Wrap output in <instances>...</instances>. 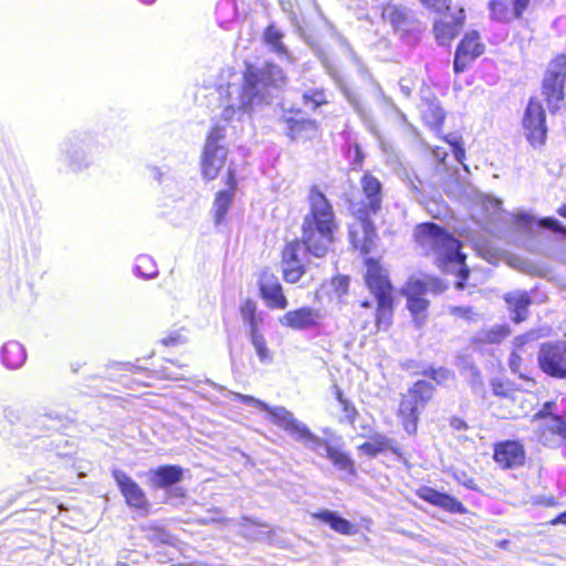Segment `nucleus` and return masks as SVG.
Segmentation results:
<instances>
[{"instance_id": "obj_33", "label": "nucleus", "mask_w": 566, "mask_h": 566, "mask_svg": "<svg viewBox=\"0 0 566 566\" xmlns=\"http://www.w3.org/2000/svg\"><path fill=\"white\" fill-rule=\"evenodd\" d=\"M1 359L7 368L18 369L24 364L27 353L20 343L10 340L2 346Z\"/></svg>"}, {"instance_id": "obj_15", "label": "nucleus", "mask_w": 566, "mask_h": 566, "mask_svg": "<svg viewBox=\"0 0 566 566\" xmlns=\"http://www.w3.org/2000/svg\"><path fill=\"white\" fill-rule=\"evenodd\" d=\"M485 52V44L482 41L481 34L476 30H470L463 34L459 41L454 57H453V71L455 74H460L467 70V67Z\"/></svg>"}, {"instance_id": "obj_39", "label": "nucleus", "mask_w": 566, "mask_h": 566, "mask_svg": "<svg viewBox=\"0 0 566 566\" xmlns=\"http://www.w3.org/2000/svg\"><path fill=\"white\" fill-rule=\"evenodd\" d=\"M493 396L500 400L514 402L520 391L518 386L506 378H493L490 381Z\"/></svg>"}, {"instance_id": "obj_42", "label": "nucleus", "mask_w": 566, "mask_h": 566, "mask_svg": "<svg viewBox=\"0 0 566 566\" xmlns=\"http://www.w3.org/2000/svg\"><path fill=\"white\" fill-rule=\"evenodd\" d=\"M135 272L142 277L153 279L158 274V269L150 256L140 255L137 258Z\"/></svg>"}, {"instance_id": "obj_40", "label": "nucleus", "mask_w": 566, "mask_h": 566, "mask_svg": "<svg viewBox=\"0 0 566 566\" xmlns=\"http://www.w3.org/2000/svg\"><path fill=\"white\" fill-rule=\"evenodd\" d=\"M302 102L312 111L329 104L327 92L324 87H312L302 94Z\"/></svg>"}, {"instance_id": "obj_53", "label": "nucleus", "mask_w": 566, "mask_h": 566, "mask_svg": "<svg viewBox=\"0 0 566 566\" xmlns=\"http://www.w3.org/2000/svg\"><path fill=\"white\" fill-rule=\"evenodd\" d=\"M547 525L564 524L566 525V511L559 513L557 516L546 523Z\"/></svg>"}, {"instance_id": "obj_22", "label": "nucleus", "mask_w": 566, "mask_h": 566, "mask_svg": "<svg viewBox=\"0 0 566 566\" xmlns=\"http://www.w3.org/2000/svg\"><path fill=\"white\" fill-rule=\"evenodd\" d=\"M416 495L426 503L439 507L450 514H467L465 505L453 495L438 491L431 486H420L416 490Z\"/></svg>"}, {"instance_id": "obj_38", "label": "nucleus", "mask_w": 566, "mask_h": 566, "mask_svg": "<svg viewBox=\"0 0 566 566\" xmlns=\"http://www.w3.org/2000/svg\"><path fill=\"white\" fill-rule=\"evenodd\" d=\"M239 314L242 321L249 327V334L260 331L262 318L258 313V304L254 300L248 297L243 300L239 306Z\"/></svg>"}, {"instance_id": "obj_27", "label": "nucleus", "mask_w": 566, "mask_h": 566, "mask_svg": "<svg viewBox=\"0 0 566 566\" xmlns=\"http://www.w3.org/2000/svg\"><path fill=\"white\" fill-rule=\"evenodd\" d=\"M504 302L511 313V319L515 324L524 322L528 316V307L533 300L528 292H510L504 294Z\"/></svg>"}, {"instance_id": "obj_30", "label": "nucleus", "mask_w": 566, "mask_h": 566, "mask_svg": "<svg viewBox=\"0 0 566 566\" xmlns=\"http://www.w3.org/2000/svg\"><path fill=\"white\" fill-rule=\"evenodd\" d=\"M312 517L327 524L334 532L340 535H354L357 533V526L355 524L333 511L321 510L313 513Z\"/></svg>"}, {"instance_id": "obj_52", "label": "nucleus", "mask_w": 566, "mask_h": 566, "mask_svg": "<svg viewBox=\"0 0 566 566\" xmlns=\"http://www.w3.org/2000/svg\"><path fill=\"white\" fill-rule=\"evenodd\" d=\"M450 426L457 431L469 429L467 421L463 420L461 417H452L450 419Z\"/></svg>"}, {"instance_id": "obj_24", "label": "nucleus", "mask_w": 566, "mask_h": 566, "mask_svg": "<svg viewBox=\"0 0 566 566\" xmlns=\"http://www.w3.org/2000/svg\"><path fill=\"white\" fill-rule=\"evenodd\" d=\"M143 367L146 370V377L154 380L177 379V370L182 368L179 361L165 358L153 352L146 359Z\"/></svg>"}, {"instance_id": "obj_49", "label": "nucleus", "mask_w": 566, "mask_h": 566, "mask_svg": "<svg viewBox=\"0 0 566 566\" xmlns=\"http://www.w3.org/2000/svg\"><path fill=\"white\" fill-rule=\"evenodd\" d=\"M234 398H235V400H238V401H240L242 403L256 407V408H259L261 410L268 409V405L266 403H264L263 401L254 398L253 396L243 395V394H234Z\"/></svg>"}, {"instance_id": "obj_57", "label": "nucleus", "mask_w": 566, "mask_h": 566, "mask_svg": "<svg viewBox=\"0 0 566 566\" xmlns=\"http://www.w3.org/2000/svg\"><path fill=\"white\" fill-rule=\"evenodd\" d=\"M174 539L175 538H174V536L171 534L165 533V539H164L165 543L172 544Z\"/></svg>"}, {"instance_id": "obj_11", "label": "nucleus", "mask_w": 566, "mask_h": 566, "mask_svg": "<svg viewBox=\"0 0 566 566\" xmlns=\"http://www.w3.org/2000/svg\"><path fill=\"white\" fill-rule=\"evenodd\" d=\"M557 403L554 400L545 401L542 407L533 413L532 422H538L536 434L538 440L546 447L556 443H566V416L557 413Z\"/></svg>"}, {"instance_id": "obj_45", "label": "nucleus", "mask_w": 566, "mask_h": 566, "mask_svg": "<svg viewBox=\"0 0 566 566\" xmlns=\"http://www.w3.org/2000/svg\"><path fill=\"white\" fill-rule=\"evenodd\" d=\"M460 256H462L463 259L460 260V258H457V259L453 260L452 263H458L460 265V268H459V270L457 272L458 280H457L455 284H454V287L457 290H459V291H462V290L465 289L467 281L470 277V269H469V266L465 263V259H467L465 254L460 251Z\"/></svg>"}, {"instance_id": "obj_6", "label": "nucleus", "mask_w": 566, "mask_h": 566, "mask_svg": "<svg viewBox=\"0 0 566 566\" xmlns=\"http://www.w3.org/2000/svg\"><path fill=\"white\" fill-rule=\"evenodd\" d=\"M436 394V386L426 379L413 381L400 394L396 416L409 437L418 434L421 415L433 401Z\"/></svg>"}, {"instance_id": "obj_12", "label": "nucleus", "mask_w": 566, "mask_h": 566, "mask_svg": "<svg viewBox=\"0 0 566 566\" xmlns=\"http://www.w3.org/2000/svg\"><path fill=\"white\" fill-rule=\"evenodd\" d=\"M294 438L314 451L323 447L325 449L326 458L336 469L344 471L349 475L356 474L355 461L350 455L345 452L342 447L333 446L328 440L316 436L305 423H302Z\"/></svg>"}, {"instance_id": "obj_51", "label": "nucleus", "mask_w": 566, "mask_h": 566, "mask_svg": "<svg viewBox=\"0 0 566 566\" xmlns=\"http://www.w3.org/2000/svg\"><path fill=\"white\" fill-rule=\"evenodd\" d=\"M426 8L438 11L443 4L450 0H419Z\"/></svg>"}, {"instance_id": "obj_28", "label": "nucleus", "mask_w": 566, "mask_h": 566, "mask_svg": "<svg viewBox=\"0 0 566 566\" xmlns=\"http://www.w3.org/2000/svg\"><path fill=\"white\" fill-rule=\"evenodd\" d=\"M511 335V328L507 324L493 325L482 328L472 339V345L478 349L486 346L500 345Z\"/></svg>"}, {"instance_id": "obj_32", "label": "nucleus", "mask_w": 566, "mask_h": 566, "mask_svg": "<svg viewBox=\"0 0 566 566\" xmlns=\"http://www.w3.org/2000/svg\"><path fill=\"white\" fill-rule=\"evenodd\" d=\"M531 343L528 335H518L514 338L513 349L510 354L507 364L513 374L523 377L526 365L523 355L526 353V346Z\"/></svg>"}, {"instance_id": "obj_29", "label": "nucleus", "mask_w": 566, "mask_h": 566, "mask_svg": "<svg viewBox=\"0 0 566 566\" xmlns=\"http://www.w3.org/2000/svg\"><path fill=\"white\" fill-rule=\"evenodd\" d=\"M421 120L438 136L442 135L441 132L446 120V112L437 98L424 99V105L421 109Z\"/></svg>"}, {"instance_id": "obj_35", "label": "nucleus", "mask_w": 566, "mask_h": 566, "mask_svg": "<svg viewBox=\"0 0 566 566\" xmlns=\"http://www.w3.org/2000/svg\"><path fill=\"white\" fill-rule=\"evenodd\" d=\"M269 415L277 427L287 431L293 437L303 423L298 421L291 411L283 407L270 408Z\"/></svg>"}, {"instance_id": "obj_50", "label": "nucleus", "mask_w": 566, "mask_h": 566, "mask_svg": "<svg viewBox=\"0 0 566 566\" xmlns=\"http://www.w3.org/2000/svg\"><path fill=\"white\" fill-rule=\"evenodd\" d=\"M431 154L439 164H444L446 159L448 158V153L442 147L439 146H434L431 149Z\"/></svg>"}, {"instance_id": "obj_31", "label": "nucleus", "mask_w": 566, "mask_h": 566, "mask_svg": "<svg viewBox=\"0 0 566 566\" xmlns=\"http://www.w3.org/2000/svg\"><path fill=\"white\" fill-rule=\"evenodd\" d=\"M118 370L119 381L127 388L148 387L154 380L146 377L143 365H122Z\"/></svg>"}, {"instance_id": "obj_5", "label": "nucleus", "mask_w": 566, "mask_h": 566, "mask_svg": "<svg viewBox=\"0 0 566 566\" xmlns=\"http://www.w3.org/2000/svg\"><path fill=\"white\" fill-rule=\"evenodd\" d=\"M412 240L424 256H433L434 264L443 269L460 256L462 242L448 229L432 222H421L415 226Z\"/></svg>"}, {"instance_id": "obj_26", "label": "nucleus", "mask_w": 566, "mask_h": 566, "mask_svg": "<svg viewBox=\"0 0 566 566\" xmlns=\"http://www.w3.org/2000/svg\"><path fill=\"white\" fill-rule=\"evenodd\" d=\"M358 451L369 458H376L378 454L391 452L395 455L400 457L401 450L390 438L381 433H374L369 437V440L360 443L357 447Z\"/></svg>"}, {"instance_id": "obj_20", "label": "nucleus", "mask_w": 566, "mask_h": 566, "mask_svg": "<svg viewBox=\"0 0 566 566\" xmlns=\"http://www.w3.org/2000/svg\"><path fill=\"white\" fill-rule=\"evenodd\" d=\"M530 4L531 0H490L488 9L491 20L510 24L522 20Z\"/></svg>"}, {"instance_id": "obj_1", "label": "nucleus", "mask_w": 566, "mask_h": 566, "mask_svg": "<svg viewBox=\"0 0 566 566\" xmlns=\"http://www.w3.org/2000/svg\"><path fill=\"white\" fill-rule=\"evenodd\" d=\"M308 210L301 224V238L284 244L280 253L282 279L287 284H296L305 275L307 265L303 261L304 252L323 259L333 251L337 241L339 222L332 201L318 185L310 187Z\"/></svg>"}, {"instance_id": "obj_2", "label": "nucleus", "mask_w": 566, "mask_h": 566, "mask_svg": "<svg viewBox=\"0 0 566 566\" xmlns=\"http://www.w3.org/2000/svg\"><path fill=\"white\" fill-rule=\"evenodd\" d=\"M361 200H350L348 210L356 223L348 226V240L360 254H369L378 239L377 227L371 217L382 209L384 186L370 171H364L359 179Z\"/></svg>"}, {"instance_id": "obj_14", "label": "nucleus", "mask_w": 566, "mask_h": 566, "mask_svg": "<svg viewBox=\"0 0 566 566\" xmlns=\"http://www.w3.org/2000/svg\"><path fill=\"white\" fill-rule=\"evenodd\" d=\"M538 368L548 377L566 378V340L545 342L537 354Z\"/></svg>"}, {"instance_id": "obj_43", "label": "nucleus", "mask_w": 566, "mask_h": 566, "mask_svg": "<svg viewBox=\"0 0 566 566\" xmlns=\"http://www.w3.org/2000/svg\"><path fill=\"white\" fill-rule=\"evenodd\" d=\"M439 138L451 147L455 160L463 164L465 159V148L461 136H453L451 134L439 135Z\"/></svg>"}, {"instance_id": "obj_46", "label": "nucleus", "mask_w": 566, "mask_h": 566, "mask_svg": "<svg viewBox=\"0 0 566 566\" xmlns=\"http://www.w3.org/2000/svg\"><path fill=\"white\" fill-rule=\"evenodd\" d=\"M449 314L457 319H462L468 323L475 322L479 314L473 306H451Z\"/></svg>"}, {"instance_id": "obj_36", "label": "nucleus", "mask_w": 566, "mask_h": 566, "mask_svg": "<svg viewBox=\"0 0 566 566\" xmlns=\"http://www.w3.org/2000/svg\"><path fill=\"white\" fill-rule=\"evenodd\" d=\"M381 18L384 21L389 22L396 31H406L409 24L407 12L402 8L389 2L381 6Z\"/></svg>"}, {"instance_id": "obj_23", "label": "nucleus", "mask_w": 566, "mask_h": 566, "mask_svg": "<svg viewBox=\"0 0 566 566\" xmlns=\"http://www.w3.org/2000/svg\"><path fill=\"white\" fill-rule=\"evenodd\" d=\"M321 312L312 306H301L285 312L279 322L293 331L311 329L319 326Z\"/></svg>"}, {"instance_id": "obj_56", "label": "nucleus", "mask_w": 566, "mask_h": 566, "mask_svg": "<svg viewBox=\"0 0 566 566\" xmlns=\"http://www.w3.org/2000/svg\"><path fill=\"white\" fill-rule=\"evenodd\" d=\"M18 285H19V284H18V281H14L13 283H11V284L9 285V293H10V295H11V296H14V295H15V293H14V287H17V289H18Z\"/></svg>"}, {"instance_id": "obj_17", "label": "nucleus", "mask_w": 566, "mask_h": 566, "mask_svg": "<svg viewBox=\"0 0 566 566\" xmlns=\"http://www.w3.org/2000/svg\"><path fill=\"white\" fill-rule=\"evenodd\" d=\"M258 290L261 300L269 310L284 311L289 306V300L284 293L282 283L275 273L266 268L261 271L258 280Z\"/></svg>"}, {"instance_id": "obj_59", "label": "nucleus", "mask_w": 566, "mask_h": 566, "mask_svg": "<svg viewBox=\"0 0 566 566\" xmlns=\"http://www.w3.org/2000/svg\"><path fill=\"white\" fill-rule=\"evenodd\" d=\"M340 282L344 284V292L347 290V280L345 277L340 279Z\"/></svg>"}, {"instance_id": "obj_60", "label": "nucleus", "mask_w": 566, "mask_h": 566, "mask_svg": "<svg viewBox=\"0 0 566 566\" xmlns=\"http://www.w3.org/2000/svg\"><path fill=\"white\" fill-rule=\"evenodd\" d=\"M144 3H147V4H150L153 3L155 0H142Z\"/></svg>"}, {"instance_id": "obj_54", "label": "nucleus", "mask_w": 566, "mask_h": 566, "mask_svg": "<svg viewBox=\"0 0 566 566\" xmlns=\"http://www.w3.org/2000/svg\"><path fill=\"white\" fill-rule=\"evenodd\" d=\"M557 214L564 219H566V203L560 205L557 210Z\"/></svg>"}, {"instance_id": "obj_7", "label": "nucleus", "mask_w": 566, "mask_h": 566, "mask_svg": "<svg viewBox=\"0 0 566 566\" xmlns=\"http://www.w3.org/2000/svg\"><path fill=\"white\" fill-rule=\"evenodd\" d=\"M228 156L226 127L214 124L207 132L200 154V174L203 180H216L226 167Z\"/></svg>"}, {"instance_id": "obj_21", "label": "nucleus", "mask_w": 566, "mask_h": 566, "mask_svg": "<svg viewBox=\"0 0 566 566\" xmlns=\"http://www.w3.org/2000/svg\"><path fill=\"white\" fill-rule=\"evenodd\" d=\"M223 184L226 186V189L218 190L214 195L213 200V221L217 226L226 221L227 214L234 199V193L238 189V179L234 167L229 166L227 168L223 178Z\"/></svg>"}, {"instance_id": "obj_3", "label": "nucleus", "mask_w": 566, "mask_h": 566, "mask_svg": "<svg viewBox=\"0 0 566 566\" xmlns=\"http://www.w3.org/2000/svg\"><path fill=\"white\" fill-rule=\"evenodd\" d=\"M286 82L284 70L272 61H265L261 67L245 63L239 92V108L251 114L258 107L269 105L274 92L282 90Z\"/></svg>"}, {"instance_id": "obj_16", "label": "nucleus", "mask_w": 566, "mask_h": 566, "mask_svg": "<svg viewBox=\"0 0 566 566\" xmlns=\"http://www.w3.org/2000/svg\"><path fill=\"white\" fill-rule=\"evenodd\" d=\"M526 449L522 440L505 439L493 444L492 459L501 470H514L525 465Z\"/></svg>"}, {"instance_id": "obj_44", "label": "nucleus", "mask_w": 566, "mask_h": 566, "mask_svg": "<svg viewBox=\"0 0 566 566\" xmlns=\"http://www.w3.org/2000/svg\"><path fill=\"white\" fill-rule=\"evenodd\" d=\"M188 343V335L186 328L170 331L165 337L159 340L164 347H178Z\"/></svg>"}, {"instance_id": "obj_8", "label": "nucleus", "mask_w": 566, "mask_h": 566, "mask_svg": "<svg viewBox=\"0 0 566 566\" xmlns=\"http://www.w3.org/2000/svg\"><path fill=\"white\" fill-rule=\"evenodd\" d=\"M566 54L558 53L548 62L541 82V94L549 114L560 112L566 103Z\"/></svg>"}, {"instance_id": "obj_9", "label": "nucleus", "mask_w": 566, "mask_h": 566, "mask_svg": "<svg viewBox=\"0 0 566 566\" xmlns=\"http://www.w3.org/2000/svg\"><path fill=\"white\" fill-rule=\"evenodd\" d=\"M448 285L437 276H429L427 280L409 279L402 290L406 297V307L412 316L416 325L421 326L428 318L430 301L424 297L429 292L442 293Z\"/></svg>"}, {"instance_id": "obj_13", "label": "nucleus", "mask_w": 566, "mask_h": 566, "mask_svg": "<svg viewBox=\"0 0 566 566\" xmlns=\"http://www.w3.org/2000/svg\"><path fill=\"white\" fill-rule=\"evenodd\" d=\"M284 126V134L291 142H307L319 135V125L316 119L305 117L301 108L290 107L283 109L280 117Z\"/></svg>"}, {"instance_id": "obj_10", "label": "nucleus", "mask_w": 566, "mask_h": 566, "mask_svg": "<svg viewBox=\"0 0 566 566\" xmlns=\"http://www.w3.org/2000/svg\"><path fill=\"white\" fill-rule=\"evenodd\" d=\"M521 127L528 146L534 150L545 148L548 139V124L543 102L536 95H532L524 108Z\"/></svg>"}, {"instance_id": "obj_4", "label": "nucleus", "mask_w": 566, "mask_h": 566, "mask_svg": "<svg viewBox=\"0 0 566 566\" xmlns=\"http://www.w3.org/2000/svg\"><path fill=\"white\" fill-rule=\"evenodd\" d=\"M363 260V281L376 301L374 323L377 332L388 331L394 322L396 308V287L380 258L368 256Z\"/></svg>"}, {"instance_id": "obj_48", "label": "nucleus", "mask_w": 566, "mask_h": 566, "mask_svg": "<svg viewBox=\"0 0 566 566\" xmlns=\"http://www.w3.org/2000/svg\"><path fill=\"white\" fill-rule=\"evenodd\" d=\"M421 375L423 377L429 378L430 380H433L436 384L441 385L447 379H449L451 373L446 367H433L430 366L421 371Z\"/></svg>"}, {"instance_id": "obj_19", "label": "nucleus", "mask_w": 566, "mask_h": 566, "mask_svg": "<svg viewBox=\"0 0 566 566\" xmlns=\"http://www.w3.org/2000/svg\"><path fill=\"white\" fill-rule=\"evenodd\" d=\"M467 14L463 8H459L453 13L446 12L441 14L432 27L436 41L440 45H450L463 30Z\"/></svg>"}, {"instance_id": "obj_34", "label": "nucleus", "mask_w": 566, "mask_h": 566, "mask_svg": "<svg viewBox=\"0 0 566 566\" xmlns=\"http://www.w3.org/2000/svg\"><path fill=\"white\" fill-rule=\"evenodd\" d=\"M284 33L273 23L265 27L262 34L263 42L279 56L289 57L290 51L283 43Z\"/></svg>"}, {"instance_id": "obj_25", "label": "nucleus", "mask_w": 566, "mask_h": 566, "mask_svg": "<svg viewBox=\"0 0 566 566\" xmlns=\"http://www.w3.org/2000/svg\"><path fill=\"white\" fill-rule=\"evenodd\" d=\"M148 476L151 488L167 490L182 480L184 470L177 464H164L150 470Z\"/></svg>"}, {"instance_id": "obj_55", "label": "nucleus", "mask_w": 566, "mask_h": 566, "mask_svg": "<svg viewBox=\"0 0 566 566\" xmlns=\"http://www.w3.org/2000/svg\"><path fill=\"white\" fill-rule=\"evenodd\" d=\"M463 485L470 490H475L476 486H475V483H474V480L473 479H470L468 480L467 482L463 483Z\"/></svg>"}, {"instance_id": "obj_41", "label": "nucleus", "mask_w": 566, "mask_h": 566, "mask_svg": "<svg viewBox=\"0 0 566 566\" xmlns=\"http://www.w3.org/2000/svg\"><path fill=\"white\" fill-rule=\"evenodd\" d=\"M250 342L255 349L258 358L263 364H270L273 361V354L268 346L266 339L261 331L249 334Z\"/></svg>"}, {"instance_id": "obj_58", "label": "nucleus", "mask_w": 566, "mask_h": 566, "mask_svg": "<svg viewBox=\"0 0 566 566\" xmlns=\"http://www.w3.org/2000/svg\"><path fill=\"white\" fill-rule=\"evenodd\" d=\"M360 307L370 308L371 307V302L368 301V300H364V301L360 302Z\"/></svg>"}, {"instance_id": "obj_37", "label": "nucleus", "mask_w": 566, "mask_h": 566, "mask_svg": "<svg viewBox=\"0 0 566 566\" xmlns=\"http://www.w3.org/2000/svg\"><path fill=\"white\" fill-rule=\"evenodd\" d=\"M333 394L335 399L340 406V411L343 416L339 418L338 422L344 424L354 426L359 417V412L355 405L344 395L342 388L337 385L333 386Z\"/></svg>"}, {"instance_id": "obj_47", "label": "nucleus", "mask_w": 566, "mask_h": 566, "mask_svg": "<svg viewBox=\"0 0 566 566\" xmlns=\"http://www.w3.org/2000/svg\"><path fill=\"white\" fill-rule=\"evenodd\" d=\"M537 224L559 235L560 240L566 242V227L552 217L538 219Z\"/></svg>"}, {"instance_id": "obj_18", "label": "nucleus", "mask_w": 566, "mask_h": 566, "mask_svg": "<svg viewBox=\"0 0 566 566\" xmlns=\"http://www.w3.org/2000/svg\"><path fill=\"white\" fill-rule=\"evenodd\" d=\"M112 476L128 507L143 513L149 512L150 502L135 480L118 469L112 471Z\"/></svg>"}]
</instances>
